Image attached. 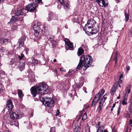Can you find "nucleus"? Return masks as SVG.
Listing matches in <instances>:
<instances>
[{
    "label": "nucleus",
    "instance_id": "f257e3e1",
    "mask_svg": "<svg viewBox=\"0 0 132 132\" xmlns=\"http://www.w3.org/2000/svg\"><path fill=\"white\" fill-rule=\"evenodd\" d=\"M98 26L96 22L93 19H90L87 21L83 29L86 33H90L93 35L98 32Z\"/></svg>",
    "mask_w": 132,
    "mask_h": 132
},
{
    "label": "nucleus",
    "instance_id": "f03ea898",
    "mask_svg": "<svg viewBox=\"0 0 132 132\" xmlns=\"http://www.w3.org/2000/svg\"><path fill=\"white\" fill-rule=\"evenodd\" d=\"M47 85L45 83L42 82L40 83L37 86L32 87L30 90L33 96L35 97L37 94L44 95L47 91Z\"/></svg>",
    "mask_w": 132,
    "mask_h": 132
},
{
    "label": "nucleus",
    "instance_id": "7ed1b4c3",
    "mask_svg": "<svg viewBox=\"0 0 132 132\" xmlns=\"http://www.w3.org/2000/svg\"><path fill=\"white\" fill-rule=\"evenodd\" d=\"M92 57L89 56L86 57L85 60V57L84 55H83L81 57L79 63L76 68V70H78L81 67L82 64L84 63V67L86 68V70L88 68L91 66L92 62Z\"/></svg>",
    "mask_w": 132,
    "mask_h": 132
},
{
    "label": "nucleus",
    "instance_id": "20e7f679",
    "mask_svg": "<svg viewBox=\"0 0 132 132\" xmlns=\"http://www.w3.org/2000/svg\"><path fill=\"white\" fill-rule=\"evenodd\" d=\"M43 99L42 102L44 103L45 102V105L48 107L52 108L54 105V101L51 98L49 97H45L42 98Z\"/></svg>",
    "mask_w": 132,
    "mask_h": 132
},
{
    "label": "nucleus",
    "instance_id": "39448f33",
    "mask_svg": "<svg viewBox=\"0 0 132 132\" xmlns=\"http://www.w3.org/2000/svg\"><path fill=\"white\" fill-rule=\"evenodd\" d=\"M21 115L20 114L19 110H17L12 112L10 115V118L13 120L19 119L21 117Z\"/></svg>",
    "mask_w": 132,
    "mask_h": 132
},
{
    "label": "nucleus",
    "instance_id": "423d86ee",
    "mask_svg": "<svg viewBox=\"0 0 132 132\" xmlns=\"http://www.w3.org/2000/svg\"><path fill=\"white\" fill-rule=\"evenodd\" d=\"M106 98V95H105L103 96V98H102L101 100L99 102V104L98 106V108L97 109L99 112L101 110L103 106L105 101Z\"/></svg>",
    "mask_w": 132,
    "mask_h": 132
},
{
    "label": "nucleus",
    "instance_id": "0eeeda50",
    "mask_svg": "<svg viewBox=\"0 0 132 132\" xmlns=\"http://www.w3.org/2000/svg\"><path fill=\"white\" fill-rule=\"evenodd\" d=\"M36 7L35 4L33 3L28 4L26 6V9L29 11L32 12L34 11Z\"/></svg>",
    "mask_w": 132,
    "mask_h": 132
},
{
    "label": "nucleus",
    "instance_id": "6e6552de",
    "mask_svg": "<svg viewBox=\"0 0 132 132\" xmlns=\"http://www.w3.org/2000/svg\"><path fill=\"white\" fill-rule=\"evenodd\" d=\"M63 5L64 9L66 10L69 8V2L68 0L64 1L63 0H58Z\"/></svg>",
    "mask_w": 132,
    "mask_h": 132
},
{
    "label": "nucleus",
    "instance_id": "1a4fd4ad",
    "mask_svg": "<svg viewBox=\"0 0 132 132\" xmlns=\"http://www.w3.org/2000/svg\"><path fill=\"white\" fill-rule=\"evenodd\" d=\"M65 42V46H68L70 48L72 49L73 48V46L72 43L70 42V40L68 39L65 38L64 39Z\"/></svg>",
    "mask_w": 132,
    "mask_h": 132
},
{
    "label": "nucleus",
    "instance_id": "9d476101",
    "mask_svg": "<svg viewBox=\"0 0 132 132\" xmlns=\"http://www.w3.org/2000/svg\"><path fill=\"white\" fill-rule=\"evenodd\" d=\"M57 18V17L53 12H51L48 14V21H50L52 20H56Z\"/></svg>",
    "mask_w": 132,
    "mask_h": 132
},
{
    "label": "nucleus",
    "instance_id": "9b49d317",
    "mask_svg": "<svg viewBox=\"0 0 132 132\" xmlns=\"http://www.w3.org/2000/svg\"><path fill=\"white\" fill-rule=\"evenodd\" d=\"M95 2L97 3L101 7H105L108 5V4L106 3H105V1L104 0H97Z\"/></svg>",
    "mask_w": 132,
    "mask_h": 132
},
{
    "label": "nucleus",
    "instance_id": "f8f14e48",
    "mask_svg": "<svg viewBox=\"0 0 132 132\" xmlns=\"http://www.w3.org/2000/svg\"><path fill=\"white\" fill-rule=\"evenodd\" d=\"M26 37L24 36L22 37L19 40V44L18 48H20L22 47L24 44V42L25 40Z\"/></svg>",
    "mask_w": 132,
    "mask_h": 132
},
{
    "label": "nucleus",
    "instance_id": "ddd939ff",
    "mask_svg": "<svg viewBox=\"0 0 132 132\" xmlns=\"http://www.w3.org/2000/svg\"><path fill=\"white\" fill-rule=\"evenodd\" d=\"M131 86L129 84L126 87L125 90V96H128V94L130 93Z\"/></svg>",
    "mask_w": 132,
    "mask_h": 132
},
{
    "label": "nucleus",
    "instance_id": "4468645a",
    "mask_svg": "<svg viewBox=\"0 0 132 132\" xmlns=\"http://www.w3.org/2000/svg\"><path fill=\"white\" fill-rule=\"evenodd\" d=\"M40 27V26L38 25V23L37 24H35L33 26V28L34 31H38L39 32H42V30H41Z\"/></svg>",
    "mask_w": 132,
    "mask_h": 132
},
{
    "label": "nucleus",
    "instance_id": "2eb2a0df",
    "mask_svg": "<svg viewBox=\"0 0 132 132\" xmlns=\"http://www.w3.org/2000/svg\"><path fill=\"white\" fill-rule=\"evenodd\" d=\"M53 36L52 37H49L48 38V40L50 42L52 46L53 47H55L56 45V42L53 39Z\"/></svg>",
    "mask_w": 132,
    "mask_h": 132
},
{
    "label": "nucleus",
    "instance_id": "dca6fc26",
    "mask_svg": "<svg viewBox=\"0 0 132 132\" xmlns=\"http://www.w3.org/2000/svg\"><path fill=\"white\" fill-rule=\"evenodd\" d=\"M13 104L11 100H8L7 102V107L9 110H12L13 108Z\"/></svg>",
    "mask_w": 132,
    "mask_h": 132
},
{
    "label": "nucleus",
    "instance_id": "f3484780",
    "mask_svg": "<svg viewBox=\"0 0 132 132\" xmlns=\"http://www.w3.org/2000/svg\"><path fill=\"white\" fill-rule=\"evenodd\" d=\"M118 84V83H116L111 89V93L112 94H113L115 93L116 91V88L117 87V85Z\"/></svg>",
    "mask_w": 132,
    "mask_h": 132
},
{
    "label": "nucleus",
    "instance_id": "a211bd4d",
    "mask_svg": "<svg viewBox=\"0 0 132 132\" xmlns=\"http://www.w3.org/2000/svg\"><path fill=\"white\" fill-rule=\"evenodd\" d=\"M23 13V12L21 10H19L15 11V16H17L22 15Z\"/></svg>",
    "mask_w": 132,
    "mask_h": 132
},
{
    "label": "nucleus",
    "instance_id": "6ab92c4d",
    "mask_svg": "<svg viewBox=\"0 0 132 132\" xmlns=\"http://www.w3.org/2000/svg\"><path fill=\"white\" fill-rule=\"evenodd\" d=\"M84 52V50L82 48L80 47L78 49L77 54L78 56H79L83 54Z\"/></svg>",
    "mask_w": 132,
    "mask_h": 132
},
{
    "label": "nucleus",
    "instance_id": "aec40b11",
    "mask_svg": "<svg viewBox=\"0 0 132 132\" xmlns=\"http://www.w3.org/2000/svg\"><path fill=\"white\" fill-rule=\"evenodd\" d=\"M127 97L128 96H125L124 97L122 102V103L123 105H125L127 104Z\"/></svg>",
    "mask_w": 132,
    "mask_h": 132
},
{
    "label": "nucleus",
    "instance_id": "412c9836",
    "mask_svg": "<svg viewBox=\"0 0 132 132\" xmlns=\"http://www.w3.org/2000/svg\"><path fill=\"white\" fill-rule=\"evenodd\" d=\"M10 123L11 125H14L16 126H18L19 125L18 122L16 121H13Z\"/></svg>",
    "mask_w": 132,
    "mask_h": 132
},
{
    "label": "nucleus",
    "instance_id": "4be33fe9",
    "mask_svg": "<svg viewBox=\"0 0 132 132\" xmlns=\"http://www.w3.org/2000/svg\"><path fill=\"white\" fill-rule=\"evenodd\" d=\"M31 61H32V62L33 64V65L38 64L40 62L38 60H37L34 58L32 59Z\"/></svg>",
    "mask_w": 132,
    "mask_h": 132
},
{
    "label": "nucleus",
    "instance_id": "5701e85b",
    "mask_svg": "<svg viewBox=\"0 0 132 132\" xmlns=\"http://www.w3.org/2000/svg\"><path fill=\"white\" fill-rule=\"evenodd\" d=\"M118 52H116V53H115V54L114 56V61H115V64L116 65V64H117V59L118 58Z\"/></svg>",
    "mask_w": 132,
    "mask_h": 132
},
{
    "label": "nucleus",
    "instance_id": "b1692460",
    "mask_svg": "<svg viewBox=\"0 0 132 132\" xmlns=\"http://www.w3.org/2000/svg\"><path fill=\"white\" fill-rule=\"evenodd\" d=\"M18 92L19 97L20 98H22L23 96L22 90L18 89Z\"/></svg>",
    "mask_w": 132,
    "mask_h": 132
},
{
    "label": "nucleus",
    "instance_id": "393cba45",
    "mask_svg": "<svg viewBox=\"0 0 132 132\" xmlns=\"http://www.w3.org/2000/svg\"><path fill=\"white\" fill-rule=\"evenodd\" d=\"M81 117H82V120L83 121H84L87 119V114L85 113L82 116H80L79 117V118H80Z\"/></svg>",
    "mask_w": 132,
    "mask_h": 132
},
{
    "label": "nucleus",
    "instance_id": "a878e982",
    "mask_svg": "<svg viewBox=\"0 0 132 132\" xmlns=\"http://www.w3.org/2000/svg\"><path fill=\"white\" fill-rule=\"evenodd\" d=\"M104 128V127L103 126H100L97 129L96 132H103V129Z\"/></svg>",
    "mask_w": 132,
    "mask_h": 132
},
{
    "label": "nucleus",
    "instance_id": "bb28decb",
    "mask_svg": "<svg viewBox=\"0 0 132 132\" xmlns=\"http://www.w3.org/2000/svg\"><path fill=\"white\" fill-rule=\"evenodd\" d=\"M80 129L79 126H76L74 131L75 132H80Z\"/></svg>",
    "mask_w": 132,
    "mask_h": 132
},
{
    "label": "nucleus",
    "instance_id": "cd10ccee",
    "mask_svg": "<svg viewBox=\"0 0 132 132\" xmlns=\"http://www.w3.org/2000/svg\"><path fill=\"white\" fill-rule=\"evenodd\" d=\"M29 59H28L27 60V63L29 67H30L31 66V65L32 66H33V64L32 63V62L28 61V60H29Z\"/></svg>",
    "mask_w": 132,
    "mask_h": 132
},
{
    "label": "nucleus",
    "instance_id": "c85d7f7f",
    "mask_svg": "<svg viewBox=\"0 0 132 132\" xmlns=\"http://www.w3.org/2000/svg\"><path fill=\"white\" fill-rule=\"evenodd\" d=\"M74 71H71L70 70L67 73V76H69L71 75L73 73Z\"/></svg>",
    "mask_w": 132,
    "mask_h": 132
},
{
    "label": "nucleus",
    "instance_id": "c756f323",
    "mask_svg": "<svg viewBox=\"0 0 132 132\" xmlns=\"http://www.w3.org/2000/svg\"><path fill=\"white\" fill-rule=\"evenodd\" d=\"M10 40L9 39H6L3 40V43L5 44H7L8 42H10Z\"/></svg>",
    "mask_w": 132,
    "mask_h": 132
},
{
    "label": "nucleus",
    "instance_id": "7c9ffc66",
    "mask_svg": "<svg viewBox=\"0 0 132 132\" xmlns=\"http://www.w3.org/2000/svg\"><path fill=\"white\" fill-rule=\"evenodd\" d=\"M101 96V93L100 92H99L98 94L96 95L95 97L98 98V99H100Z\"/></svg>",
    "mask_w": 132,
    "mask_h": 132
},
{
    "label": "nucleus",
    "instance_id": "2f4dec72",
    "mask_svg": "<svg viewBox=\"0 0 132 132\" xmlns=\"http://www.w3.org/2000/svg\"><path fill=\"white\" fill-rule=\"evenodd\" d=\"M125 16V19H126V22L128 20L129 18V15L128 14H127V13H126Z\"/></svg>",
    "mask_w": 132,
    "mask_h": 132
},
{
    "label": "nucleus",
    "instance_id": "473e14b6",
    "mask_svg": "<svg viewBox=\"0 0 132 132\" xmlns=\"http://www.w3.org/2000/svg\"><path fill=\"white\" fill-rule=\"evenodd\" d=\"M16 20V19L14 16L12 17L11 19L10 22L11 23H13Z\"/></svg>",
    "mask_w": 132,
    "mask_h": 132
},
{
    "label": "nucleus",
    "instance_id": "72a5a7b5",
    "mask_svg": "<svg viewBox=\"0 0 132 132\" xmlns=\"http://www.w3.org/2000/svg\"><path fill=\"white\" fill-rule=\"evenodd\" d=\"M20 67L22 69H23L25 67V64L24 63H21L20 64Z\"/></svg>",
    "mask_w": 132,
    "mask_h": 132
},
{
    "label": "nucleus",
    "instance_id": "f704fd0d",
    "mask_svg": "<svg viewBox=\"0 0 132 132\" xmlns=\"http://www.w3.org/2000/svg\"><path fill=\"white\" fill-rule=\"evenodd\" d=\"M129 110L130 112H132V101L129 107Z\"/></svg>",
    "mask_w": 132,
    "mask_h": 132
},
{
    "label": "nucleus",
    "instance_id": "c9c22d12",
    "mask_svg": "<svg viewBox=\"0 0 132 132\" xmlns=\"http://www.w3.org/2000/svg\"><path fill=\"white\" fill-rule=\"evenodd\" d=\"M86 130V132H90V129L89 127L88 126V125L86 126L85 127Z\"/></svg>",
    "mask_w": 132,
    "mask_h": 132
},
{
    "label": "nucleus",
    "instance_id": "e433bc0d",
    "mask_svg": "<svg viewBox=\"0 0 132 132\" xmlns=\"http://www.w3.org/2000/svg\"><path fill=\"white\" fill-rule=\"evenodd\" d=\"M3 87V85L1 83H0V94L2 92L3 90L2 88Z\"/></svg>",
    "mask_w": 132,
    "mask_h": 132
},
{
    "label": "nucleus",
    "instance_id": "4c0bfd02",
    "mask_svg": "<svg viewBox=\"0 0 132 132\" xmlns=\"http://www.w3.org/2000/svg\"><path fill=\"white\" fill-rule=\"evenodd\" d=\"M97 103V102H95L94 100H93L91 104L92 106H95L96 104Z\"/></svg>",
    "mask_w": 132,
    "mask_h": 132
},
{
    "label": "nucleus",
    "instance_id": "58836bf2",
    "mask_svg": "<svg viewBox=\"0 0 132 132\" xmlns=\"http://www.w3.org/2000/svg\"><path fill=\"white\" fill-rule=\"evenodd\" d=\"M24 55L23 54H21L18 56V57L19 58V59L20 60H21L22 59V58L24 57Z\"/></svg>",
    "mask_w": 132,
    "mask_h": 132
},
{
    "label": "nucleus",
    "instance_id": "ea45409f",
    "mask_svg": "<svg viewBox=\"0 0 132 132\" xmlns=\"http://www.w3.org/2000/svg\"><path fill=\"white\" fill-rule=\"evenodd\" d=\"M35 31V33L34 34V35L36 37H37L38 36V35L39 34L40 32H39L38 31Z\"/></svg>",
    "mask_w": 132,
    "mask_h": 132
},
{
    "label": "nucleus",
    "instance_id": "a19ab883",
    "mask_svg": "<svg viewBox=\"0 0 132 132\" xmlns=\"http://www.w3.org/2000/svg\"><path fill=\"white\" fill-rule=\"evenodd\" d=\"M5 50V49L4 47H1L0 48V52H4Z\"/></svg>",
    "mask_w": 132,
    "mask_h": 132
},
{
    "label": "nucleus",
    "instance_id": "79ce46f5",
    "mask_svg": "<svg viewBox=\"0 0 132 132\" xmlns=\"http://www.w3.org/2000/svg\"><path fill=\"white\" fill-rule=\"evenodd\" d=\"M105 92L104 90L103 89H102L101 90L100 92L101 95H102L104 94Z\"/></svg>",
    "mask_w": 132,
    "mask_h": 132
},
{
    "label": "nucleus",
    "instance_id": "37998d69",
    "mask_svg": "<svg viewBox=\"0 0 132 132\" xmlns=\"http://www.w3.org/2000/svg\"><path fill=\"white\" fill-rule=\"evenodd\" d=\"M60 113L59 110L58 109H57V111L56 112V114H55L56 116H58Z\"/></svg>",
    "mask_w": 132,
    "mask_h": 132
},
{
    "label": "nucleus",
    "instance_id": "c03bdc74",
    "mask_svg": "<svg viewBox=\"0 0 132 132\" xmlns=\"http://www.w3.org/2000/svg\"><path fill=\"white\" fill-rule=\"evenodd\" d=\"M112 132H117V129H116L115 127H113L112 130Z\"/></svg>",
    "mask_w": 132,
    "mask_h": 132
},
{
    "label": "nucleus",
    "instance_id": "a18cd8bd",
    "mask_svg": "<svg viewBox=\"0 0 132 132\" xmlns=\"http://www.w3.org/2000/svg\"><path fill=\"white\" fill-rule=\"evenodd\" d=\"M120 106H119L118 111L117 115H119L120 114Z\"/></svg>",
    "mask_w": 132,
    "mask_h": 132
},
{
    "label": "nucleus",
    "instance_id": "49530a36",
    "mask_svg": "<svg viewBox=\"0 0 132 132\" xmlns=\"http://www.w3.org/2000/svg\"><path fill=\"white\" fill-rule=\"evenodd\" d=\"M99 99H98V98H97L94 97V99L93 100L97 103L99 101Z\"/></svg>",
    "mask_w": 132,
    "mask_h": 132
},
{
    "label": "nucleus",
    "instance_id": "de8ad7c7",
    "mask_svg": "<svg viewBox=\"0 0 132 132\" xmlns=\"http://www.w3.org/2000/svg\"><path fill=\"white\" fill-rule=\"evenodd\" d=\"M126 72H127L130 69V67L129 66H127L126 67Z\"/></svg>",
    "mask_w": 132,
    "mask_h": 132
},
{
    "label": "nucleus",
    "instance_id": "09e8293b",
    "mask_svg": "<svg viewBox=\"0 0 132 132\" xmlns=\"http://www.w3.org/2000/svg\"><path fill=\"white\" fill-rule=\"evenodd\" d=\"M42 0H35V1L36 3L38 4L40 2H42Z\"/></svg>",
    "mask_w": 132,
    "mask_h": 132
},
{
    "label": "nucleus",
    "instance_id": "8fccbe9b",
    "mask_svg": "<svg viewBox=\"0 0 132 132\" xmlns=\"http://www.w3.org/2000/svg\"><path fill=\"white\" fill-rule=\"evenodd\" d=\"M50 132H55L54 129L53 128H51Z\"/></svg>",
    "mask_w": 132,
    "mask_h": 132
},
{
    "label": "nucleus",
    "instance_id": "3c124183",
    "mask_svg": "<svg viewBox=\"0 0 132 132\" xmlns=\"http://www.w3.org/2000/svg\"><path fill=\"white\" fill-rule=\"evenodd\" d=\"M100 122H98L97 123V127L98 128H99L100 126Z\"/></svg>",
    "mask_w": 132,
    "mask_h": 132
},
{
    "label": "nucleus",
    "instance_id": "603ef678",
    "mask_svg": "<svg viewBox=\"0 0 132 132\" xmlns=\"http://www.w3.org/2000/svg\"><path fill=\"white\" fill-rule=\"evenodd\" d=\"M19 107L20 108L23 109L24 107V106L23 105H20L19 106Z\"/></svg>",
    "mask_w": 132,
    "mask_h": 132
},
{
    "label": "nucleus",
    "instance_id": "864d4df0",
    "mask_svg": "<svg viewBox=\"0 0 132 132\" xmlns=\"http://www.w3.org/2000/svg\"><path fill=\"white\" fill-rule=\"evenodd\" d=\"M81 86H81L78 85V84H77V86H76V87L77 88H79L80 87V86Z\"/></svg>",
    "mask_w": 132,
    "mask_h": 132
},
{
    "label": "nucleus",
    "instance_id": "5fc2aeb1",
    "mask_svg": "<svg viewBox=\"0 0 132 132\" xmlns=\"http://www.w3.org/2000/svg\"><path fill=\"white\" fill-rule=\"evenodd\" d=\"M132 124V120L130 119L129 120V125H131Z\"/></svg>",
    "mask_w": 132,
    "mask_h": 132
},
{
    "label": "nucleus",
    "instance_id": "6e6d98bb",
    "mask_svg": "<svg viewBox=\"0 0 132 132\" xmlns=\"http://www.w3.org/2000/svg\"><path fill=\"white\" fill-rule=\"evenodd\" d=\"M123 75L122 74H121L120 76L119 79H121V78H123Z\"/></svg>",
    "mask_w": 132,
    "mask_h": 132
},
{
    "label": "nucleus",
    "instance_id": "4d7b16f0",
    "mask_svg": "<svg viewBox=\"0 0 132 132\" xmlns=\"http://www.w3.org/2000/svg\"><path fill=\"white\" fill-rule=\"evenodd\" d=\"M3 132H9V131L7 130V129H6L4 130L3 131Z\"/></svg>",
    "mask_w": 132,
    "mask_h": 132
},
{
    "label": "nucleus",
    "instance_id": "13d9d810",
    "mask_svg": "<svg viewBox=\"0 0 132 132\" xmlns=\"http://www.w3.org/2000/svg\"><path fill=\"white\" fill-rule=\"evenodd\" d=\"M119 82L120 83H122V81L121 80V79H119Z\"/></svg>",
    "mask_w": 132,
    "mask_h": 132
},
{
    "label": "nucleus",
    "instance_id": "bf43d9fd",
    "mask_svg": "<svg viewBox=\"0 0 132 132\" xmlns=\"http://www.w3.org/2000/svg\"><path fill=\"white\" fill-rule=\"evenodd\" d=\"M115 104H113V105L112 107V108H114L115 107Z\"/></svg>",
    "mask_w": 132,
    "mask_h": 132
},
{
    "label": "nucleus",
    "instance_id": "052dcab7",
    "mask_svg": "<svg viewBox=\"0 0 132 132\" xmlns=\"http://www.w3.org/2000/svg\"><path fill=\"white\" fill-rule=\"evenodd\" d=\"M117 83H118V85H117V87H118V86H119V87H121V85H119V82H117Z\"/></svg>",
    "mask_w": 132,
    "mask_h": 132
},
{
    "label": "nucleus",
    "instance_id": "680f3d73",
    "mask_svg": "<svg viewBox=\"0 0 132 132\" xmlns=\"http://www.w3.org/2000/svg\"><path fill=\"white\" fill-rule=\"evenodd\" d=\"M120 98V95H119V96H118L117 98L118 99H119Z\"/></svg>",
    "mask_w": 132,
    "mask_h": 132
},
{
    "label": "nucleus",
    "instance_id": "e2e57ef3",
    "mask_svg": "<svg viewBox=\"0 0 132 132\" xmlns=\"http://www.w3.org/2000/svg\"><path fill=\"white\" fill-rule=\"evenodd\" d=\"M56 59H54V60H53V61L54 62H56Z\"/></svg>",
    "mask_w": 132,
    "mask_h": 132
},
{
    "label": "nucleus",
    "instance_id": "0e129e2a",
    "mask_svg": "<svg viewBox=\"0 0 132 132\" xmlns=\"http://www.w3.org/2000/svg\"><path fill=\"white\" fill-rule=\"evenodd\" d=\"M126 129L128 130V126H127V127L126 128Z\"/></svg>",
    "mask_w": 132,
    "mask_h": 132
},
{
    "label": "nucleus",
    "instance_id": "69168bd1",
    "mask_svg": "<svg viewBox=\"0 0 132 132\" xmlns=\"http://www.w3.org/2000/svg\"><path fill=\"white\" fill-rule=\"evenodd\" d=\"M48 60V58H47V59H45V60Z\"/></svg>",
    "mask_w": 132,
    "mask_h": 132
},
{
    "label": "nucleus",
    "instance_id": "338daca9",
    "mask_svg": "<svg viewBox=\"0 0 132 132\" xmlns=\"http://www.w3.org/2000/svg\"><path fill=\"white\" fill-rule=\"evenodd\" d=\"M128 130L126 129L125 132H128Z\"/></svg>",
    "mask_w": 132,
    "mask_h": 132
},
{
    "label": "nucleus",
    "instance_id": "774afa93",
    "mask_svg": "<svg viewBox=\"0 0 132 132\" xmlns=\"http://www.w3.org/2000/svg\"><path fill=\"white\" fill-rule=\"evenodd\" d=\"M104 132H108V131L107 130H105L104 131Z\"/></svg>",
    "mask_w": 132,
    "mask_h": 132
}]
</instances>
